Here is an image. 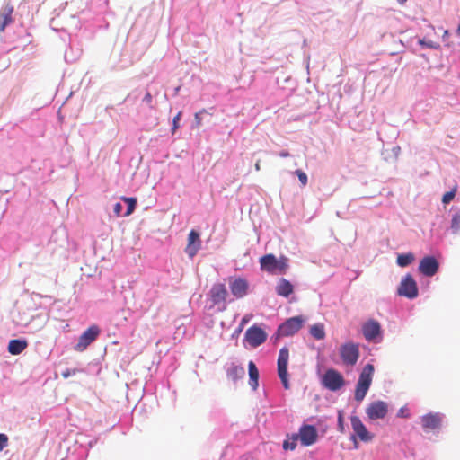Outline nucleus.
<instances>
[{"mask_svg":"<svg viewBox=\"0 0 460 460\" xmlns=\"http://www.w3.org/2000/svg\"><path fill=\"white\" fill-rule=\"evenodd\" d=\"M261 270L270 274H285L288 269V259L280 256L279 259L272 253L266 254L260 259Z\"/></svg>","mask_w":460,"mask_h":460,"instance_id":"f257e3e1","label":"nucleus"},{"mask_svg":"<svg viewBox=\"0 0 460 460\" xmlns=\"http://www.w3.org/2000/svg\"><path fill=\"white\" fill-rule=\"evenodd\" d=\"M373 374L374 366L372 364H367L363 367L356 385L354 398L357 402H361L365 398L371 385Z\"/></svg>","mask_w":460,"mask_h":460,"instance_id":"f03ea898","label":"nucleus"},{"mask_svg":"<svg viewBox=\"0 0 460 460\" xmlns=\"http://www.w3.org/2000/svg\"><path fill=\"white\" fill-rule=\"evenodd\" d=\"M339 352L342 363L348 367L355 366L360 355L358 344L352 341L341 344Z\"/></svg>","mask_w":460,"mask_h":460,"instance_id":"7ed1b4c3","label":"nucleus"},{"mask_svg":"<svg viewBox=\"0 0 460 460\" xmlns=\"http://www.w3.org/2000/svg\"><path fill=\"white\" fill-rule=\"evenodd\" d=\"M289 359V350L287 347L280 349L278 357V375L286 390L289 389L290 385L288 379V364Z\"/></svg>","mask_w":460,"mask_h":460,"instance_id":"20e7f679","label":"nucleus"},{"mask_svg":"<svg viewBox=\"0 0 460 460\" xmlns=\"http://www.w3.org/2000/svg\"><path fill=\"white\" fill-rule=\"evenodd\" d=\"M305 322V319L301 315L291 317L279 326L278 333L284 337L294 335L302 328Z\"/></svg>","mask_w":460,"mask_h":460,"instance_id":"39448f33","label":"nucleus"},{"mask_svg":"<svg viewBox=\"0 0 460 460\" xmlns=\"http://www.w3.org/2000/svg\"><path fill=\"white\" fill-rule=\"evenodd\" d=\"M322 382L324 387L330 391H338L345 385L342 375L333 368L326 370Z\"/></svg>","mask_w":460,"mask_h":460,"instance_id":"423d86ee","label":"nucleus"},{"mask_svg":"<svg viewBox=\"0 0 460 460\" xmlns=\"http://www.w3.org/2000/svg\"><path fill=\"white\" fill-rule=\"evenodd\" d=\"M100 328L93 324L87 328L79 337L78 342L75 346V350L82 352L93 342L100 335Z\"/></svg>","mask_w":460,"mask_h":460,"instance_id":"0eeeda50","label":"nucleus"},{"mask_svg":"<svg viewBox=\"0 0 460 460\" xmlns=\"http://www.w3.org/2000/svg\"><path fill=\"white\" fill-rule=\"evenodd\" d=\"M418 287L413 277L407 274L401 280V283L397 289V294L401 296H405L410 299H413L418 296Z\"/></svg>","mask_w":460,"mask_h":460,"instance_id":"6e6552de","label":"nucleus"},{"mask_svg":"<svg viewBox=\"0 0 460 460\" xmlns=\"http://www.w3.org/2000/svg\"><path fill=\"white\" fill-rule=\"evenodd\" d=\"M267 333L259 326L249 327L244 334V340L252 348L261 345L267 340Z\"/></svg>","mask_w":460,"mask_h":460,"instance_id":"1a4fd4ad","label":"nucleus"},{"mask_svg":"<svg viewBox=\"0 0 460 460\" xmlns=\"http://www.w3.org/2000/svg\"><path fill=\"white\" fill-rule=\"evenodd\" d=\"M388 412V404L384 401H374L366 408V414L369 420L384 419Z\"/></svg>","mask_w":460,"mask_h":460,"instance_id":"9d476101","label":"nucleus"},{"mask_svg":"<svg viewBox=\"0 0 460 460\" xmlns=\"http://www.w3.org/2000/svg\"><path fill=\"white\" fill-rule=\"evenodd\" d=\"M301 444L305 447L311 446L317 441L318 433L317 429L313 425H303L297 433Z\"/></svg>","mask_w":460,"mask_h":460,"instance_id":"9b49d317","label":"nucleus"},{"mask_svg":"<svg viewBox=\"0 0 460 460\" xmlns=\"http://www.w3.org/2000/svg\"><path fill=\"white\" fill-rule=\"evenodd\" d=\"M350 422L354 434L361 441L369 442L374 438V435L367 430V427L358 416H351Z\"/></svg>","mask_w":460,"mask_h":460,"instance_id":"f8f14e48","label":"nucleus"},{"mask_svg":"<svg viewBox=\"0 0 460 460\" xmlns=\"http://www.w3.org/2000/svg\"><path fill=\"white\" fill-rule=\"evenodd\" d=\"M232 295L237 299L244 297L249 291V283L243 278H235L229 281Z\"/></svg>","mask_w":460,"mask_h":460,"instance_id":"ddd939ff","label":"nucleus"},{"mask_svg":"<svg viewBox=\"0 0 460 460\" xmlns=\"http://www.w3.org/2000/svg\"><path fill=\"white\" fill-rule=\"evenodd\" d=\"M362 332L367 341H376V338L381 336L380 323L376 320H368L363 324Z\"/></svg>","mask_w":460,"mask_h":460,"instance_id":"4468645a","label":"nucleus"},{"mask_svg":"<svg viewBox=\"0 0 460 460\" xmlns=\"http://www.w3.org/2000/svg\"><path fill=\"white\" fill-rule=\"evenodd\" d=\"M438 262L433 256H426L419 265V270L427 277L434 276L438 270Z\"/></svg>","mask_w":460,"mask_h":460,"instance_id":"2eb2a0df","label":"nucleus"},{"mask_svg":"<svg viewBox=\"0 0 460 460\" xmlns=\"http://www.w3.org/2000/svg\"><path fill=\"white\" fill-rule=\"evenodd\" d=\"M227 296V289L223 283L214 284L209 291V296L214 305L225 304Z\"/></svg>","mask_w":460,"mask_h":460,"instance_id":"dca6fc26","label":"nucleus"},{"mask_svg":"<svg viewBox=\"0 0 460 460\" xmlns=\"http://www.w3.org/2000/svg\"><path fill=\"white\" fill-rule=\"evenodd\" d=\"M201 247V240L199 234L191 230L188 235V243L185 248V252L189 257L193 258Z\"/></svg>","mask_w":460,"mask_h":460,"instance_id":"f3484780","label":"nucleus"},{"mask_svg":"<svg viewBox=\"0 0 460 460\" xmlns=\"http://www.w3.org/2000/svg\"><path fill=\"white\" fill-rule=\"evenodd\" d=\"M13 6L11 4H6L0 11V33L3 32L5 28L13 23Z\"/></svg>","mask_w":460,"mask_h":460,"instance_id":"a211bd4d","label":"nucleus"},{"mask_svg":"<svg viewBox=\"0 0 460 460\" xmlns=\"http://www.w3.org/2000/svg\"><path fill=\"white\" fill-rule=\"evenodd\" d=\"M422 427L424 429L434 430L440 426V418L436 414H428L421 419Z\"/></svg>","mask_w":460,"mask_h":460,"instance_id":"6ab92c4d","label":"nucleus"},{"mask_svg":"<svg viewBox=\"0 0 460 460\" xmlns=\"http://www.w3.org/2000/svg\"><path fill=\"white\" fill-rule=\"evenodd\" d=\"M28 347L26 340L13 339L9 341L8 352L12 355L21 354Z\"/></svg>","mask_w":460,"mask_h":460,"instance_id":"aec40b11","label":"nucleus"},{"mask_svg":"<svg viewBox=\"0 0 460 460\" xmlns=\"http://www.w3.org/2000/svg\"><path fill=\"white\" fill-rule=\"evenodd\" d=\"M249 372V385L253 391L259 386V370L253 361H250L248 364Z\"/></svg>","mask_w":460,"mask_h":460,"instance_id":"412c9836","label":"nucleus"},{"mask_svg":"<svg viewBox=\"0 0 460 460\" xmlns=\"http://www.w3.org/2000/svg\"><path fill=\"white\" fill-rule=\"evenodd\" d=\"M276 292L279 296L288 297L293 293V286L288 280L281 279L276 287Z\"/></svg>","mask_w":460,"mask_h":460,"instance_id":"4be33fe9","label":"nucleus"},{"mask_svg":"<svg viewBox=\"0 0 460 460\" xmlns=\"http://www.w3.org/2000/svg\"><path fill=\"white\" fill-rule=\"evenodd\" d=\"M310 334L316 340H323L325 338V330L323 323H316L311 326Z\"/></svg>","mask_w":460,"mask_h":460,"instance_id":"5701e85b","label":"nucleus"},{"mask_svg":"<svg viewBox=\"0 0 460 460\" xmlns=\"http://www.w3.org/2000/svg\"><path fill=\"white\" fill-rule=\"evenodd\" d=\"M299 438L297 434L288 435L287 439L283 442V448L285 450H295Z\"/></svg>","mask_w":460,"mask_h":460,"instance_id":"b1692460","label":"nucleus"},{"mask_svg":"<svg viewBox=\"0 0 460 460\" xmlns=\"http://www.w3.org/2000/svg\"><path fill=\"white\" fill-rule=\"evenodd\" d=\"M413 261L414 255L411 252L399 254L396 259V262L400 267H406Z\"/></svg>","mask_w":460,"mask_h":460,"instance_id":"393cba45","label":"nucleus"},{"mask_svg":"<svg viewBox=\"0 0 460 460\" xmlns=\"http://www.w3.org/2000/svg\"><path fill=\"white\" fill-rule=\"evenodd\" d=\"M122 199L128 204V208L125 213V216L128 217L133 213V211L136 208L137 205V199L136 198H122Z\"/></svg>","mask_w":460,"mask_h":460,"instance_id":"a878e982","label":"nucleus"},{"mask_svg":"<svg viewBox=\"0 0 460 460\" xmlns=\"http://www.w3.org/2000/svg\"><path fill=\"white\" fill-rule=\"evenodd\" d=\"M451 229L453 234H460V213H456L453 216L451 220Z\"/></svg>","mask_w":460,"mask_h":460,"instance_id":"bb28decb","label":"nucleus"},{"mask_svg":"<svg viewBox=\"0 0 460 460\" xmlns=\"http://www.w3.org/2000/svg\"><path fill=\"white\" fill-rule=\"evenodd\" d=\"M229 376H231L234 379H237L241 376H243L244 374V369L243 367H239V366H233L230 369H229Z\"/></svg>","mask_w":460,"mask_h":460,"instance_id":"cd10ccee","label":"nucleus"},{"mask_svg":"<svg viewBox=\"0 0 460 460\" xmlns=\"http://www.w3.org/2000/svg\"><path fill=\"white\" fill-rule=\"evenodd\" d=\"M456 191V188L453 189L450 191L446 192L442 197V202L444 204H448L450 201H452L455 198Z\"/></svg>","mask_w":460,"mask_h":460,"instance_id":"c85d7f7f","label":"nucleus"},{"mask_svg":"<svg viewBox=\"0 0 460 460\" xmlns=\"http://www.w3.org/2000/svg\"><path fill=\"white\" fill-rule=\"evenodd\" d=\"M182 111H179L176 116L172 119V133L174 134L175 131L179 128V121L181 119Z\"/></svg>","mask_w":460,"mask_h":460,"instance_id":"c756f323","label":"nucleus"},{"mask_svg":"<svg viewBox=\"0 0 460 460\" xmlns=\"http://www.w3.org/2000/svg\"><path fill=\"white\" fill-rule=\"evenodd\" d=\"M295 173L297 175L299 181L301 182L302 186H305L307 184V175L305 172H304L301 170H296Z\"/></svg>","mask_w":460,"mask_h":460,"instance_id":"7c9ffc66","label":"nucleus"},{"mask_svg":"<svg viewBox=\"0 0 460 460\" xmlns=\"http://www.w3.org/2000/svg\"><path fill=\"white\" fill-rule=\"evenodd\" d=\"M205 112H206V110L202 109L199 111L195 113L194 119H195V125L197 128H199L201 126L202 122H201L200 115Z\"/></svg>","mask_w":460,"mask_h":460,"instance_id":"2f4dec72","label":"nucleus"},{"mask_svg":"<svg viewBox=\"0 0 460 460\" xmlns=\"http://www.w3.org/2000/svg\"><path fill=\"white\" fill-rule=\"evenodd\" d=\"M8 443V438L5 434H0V451H2Z\"/></svg>","mask_w":460,"mask_h":460,"instance_id":"473e14b6","label":"nucleus"},{"mask_svg":"<svg viewBox=\"0 0 460 460\" xmlns=\"http://www.w3.org/2000/svg\"><path fill=\"white\" fill-rule=\"evenodd\" d=\"M419 44L421 46L428 47V48H435L436 47L435 44L431 40L426 41L423 39L419 40Z\"/></svg>","mask_w":460,"mask_h":460,"instance_id":"72a5a7b5","label":"nucleus"},{"mask_svg":"<svg viewBox=\"0 0 460 460\" xmlns=\"http://www.w3.org/2000/svg\"><path fill=\"white\" fill-rule=\"evenodd\" d=\"M77 369H66L62 373L64 378H68L70 376L76 374Z\"/></svg>","mask_w":460,"mask_h":460,"instance_id":"f704fd0d","label":"nucleus"},{"mask_svg":"<svg viewBox=\"0 0 460 460\" xmlns=\"http://www.w3.org/2000/svg\"><path fill=\"white\" fill-rule=\"evenodd\" d=\"M121 210H122V205L120 203H116L113 207V212L114 214L119 217L120 216V213H121Z\"/></svg>","mask_w":460,"mask_h":460,"instance_id":"c9c22d12","label":"nucleus"},{"mask_svg":"<svg viewBox=\"0 0 460 460\" xmlns=\"http://www.w3.org/2000/svg\"><path fill=\"white\" fill-rule=\"evenodd\" d=\"M338 425H339V429L341 432H343L344 430V427H343V417H342V413L340 411L339 412V416H338Z\"/></svg>","mask_w":460,"mask_h":460,"instance_id":"e433bc0d","label":"nucleus"},{"mask_svg":"<svg viewBox=\"0 0 460 460\" xmlns=\"http://www.w3.org/2000/svg\"><path fill=\"white\" fill-rule=\"evenodd\" d=\"M144 102H146L147 104H151L152 103V95L149 92H147L146 93V95L144 96V99H143Z\"/></svg>","mask_w":460,"mask_h":460,"instance_id":"4c0bfd02","label":"nucleus"},{"mask_svg":"<svg viewBox=\"0 0 460 460\" xmlns=\"http://www.w3.org/2000/svg\"><path fill=\"white\" fill-rule=\"evenodd\" d=\"M397 416L402 417V418H408L409 414L406 413V410H404L403 408H401L397 413Z\"/></svg>","mask_w":460,"mask_h":460,"instance_id":"58836bf2","label":"nucleus"},{"mask_svg":"<svg viewBox=\"0 0 460 460\" xmlns=\"http://www.w3.org/2000/svg\"><path fill=\"white\" fill-rule=\"evenodd\" d=\"M279 155H280L281 157H288V156H289V153H288V151H281V152L279 153Z\"/></svg>","mask_w":460,"mask_h":460,"instance_id":"ea45409f","label":"nucleus"},{"mask_svg":"<svg viewBox=\"0 0 460 460\" xmlns=\"http://www.w3.org/2000/svg\"><path fill=\"white\" fill-rule=\"evenodd\" d=\"M254 167H255L256 171H260L261 170V161H257Z\"/></svg>","mask_w":460,"mask_h":460,"instance_id":"a19ab883","label":"nucleus"},{"mask_svg":"<svg viewBox=\"0 0 460 460\" xmlns=\"http://www.w3.org/2000/svg\"><path fill=\"white\" fill-rule=\"evenodd\" d=\"M400 4H404L407 0H396Z\"/></svg>","mask_w":460,"mask_h":460,"instance_id":"79ce46f5","label":"nucleus"},{"mask_svg":"<svg viewBox=\"0 0 460 460\" xmlns=\"http://www.w3.org/2000/svg\"><path fill=\"white\" fill-rule=\"evenodd\" d=\"M457 34L460 36V22H459V25H458V28H457Z\"/></svg>","mask_w":460,"mask_h":460,"instance_id":"37998d69","label":"nucleus"},{"mask_svg":"<svg viewBox=\"0 0 460 460\" xmlns=\"http://www.w3.org/2000/svg\"><path fill=\"white\" fill-rule=\"evenodd\" d=\"M444 34H445V36H447L448 31H445Z\"/></svg>","mask_w":460,"mask_h":460,"instance_id":"c03bdc74","label":"nucleus"}]
</instances>
